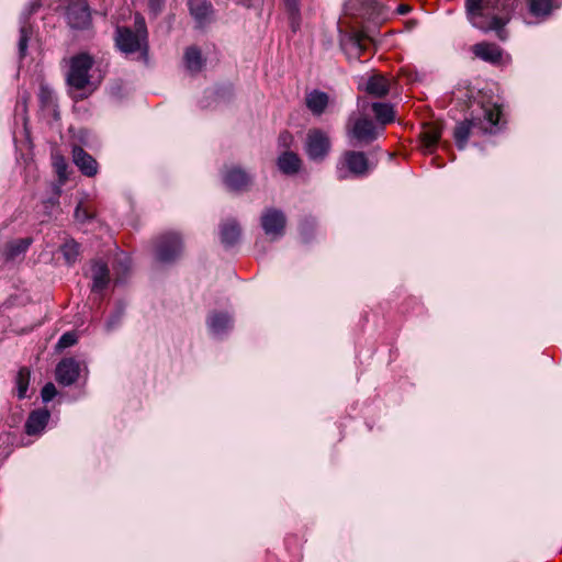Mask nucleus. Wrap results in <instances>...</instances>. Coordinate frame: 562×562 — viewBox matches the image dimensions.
<instances>
[{
	"instance_id": "f257e3e1",
	"label": "nucleus",
	"mask_w": 562,
	"mask_h": 562,
	"mask_svg": "<svg viewBox=\"0 0 562 562\" xmlns=\"http://www.w3.org/2000/svg\"><path fill=\"white\" fill-rule=\"evenodd\" d=\"M516 0H465L464 8L470 23L483 31H495L501 41L508 37L505 25L510 21Z\"/></svg>"
},
{
	"instance_id": "f03ea898",
	"label": "nucleus",
	"mask_w": 562,
	"mask_h": 562,
	"mask_svg": "<svg viewBox=\"0 0 562 562\" xmlns=\"http://www.w3.org/2000/svg\"><path fill=\"white\" fill-rule=\"evenodd\" d=\"M114 41L119 50L124 55H137V58L146 59L149 45L145 19L140 14H136L133 26H117Z\"/></svg>"
},
{
	"instance_id": "7ed1b4c3",
	"label": "nucleus",
	"mask_w": 562,
	"mask_h": 562,
	"mask_svg": "<svg viewBox=\"0 0 562 562\" xmlns=\"http://www.w3.org/2000/svg\"><path fill=\"white\" fill-rule=\"evenodd\" d=\"M93 65L94 59L88 53L76 54L67 60L66 82L75 91V99H86L95 90L90 75Z\"/></svg>"
},
{
	"instance_id": "20e7f679",
	"label": "nucleus",
	"mask_w": 562,
	"mask_h": 562,
	"mask_svg": "<svg viewBox=\"0 0 562 562\" xmlns=\"http://www.w3.org/2000/svg\"><path fill=\"white\" fill-rule=\"evenodd\" d=\"M376 162L370 159L364 153L356 150L345 151L337 165V177L345 180L349 177L362 178L368 176Z\"/></svg>"
},
{
	"instance_id": "39448f33",
	"label": "nucleus",
	"mask_w": 562,
	"mask_h": 562,
	"mask_svg": "<svg viewBox=\"0 0 562 562\" xmlns=\"http://www.w3.org/2000/svg\"><path fill=\"white\" fill-rule=\"evenodd\" d=\"M340 47L349 58L360 59L373 44V40L362 30H352L340 36Z\"/></svg>"
},
{
	"instance_id": "423d86ee",
	"label": "nucleus",
	"mask_w": 562,
	"mask_h": 562,
	"mask_svg": "<svg viewBox=\"0 0 562 562\" xmlns=\"http://www.w3.org/2000/svg\"><path fill=\"white\" fill-rule=\"evenodd\" d=\"M347 128L358 140L374 139L382 135V126L364 114H353L349 117Z\"/></svg>"
},
{
	"instance_id": "0eeeda50",
	"label": "nucleus",
	"mask_w": 562,
	"mask_h": 562,
	"mask_svg": "<svg viewBox=\"0 0 562 562\" xmlns=\"http://www.w3.org/2000/svg\"><path fill=\"white\" fill-rule=\"evenodd\" d=\"M66 19L71 29H89L91 26V13L88 2L86 0H69Z\"/></svg>"
},
{
	"instance_id": "6e6552de",
	"label": "nucleus",
	"mask_w": 562,
	"mask_h": 562,
	"mask_svg": "<svg viewBox=\"0 0 562 562\" xmlns=\"http://www.w3.org/2000/svg\"><path fill=\"white\" fill-rule=\"evenodd\" d=\"M182 243L180 237L175 234H166L157 238L155 244V254L157 260L161 262H171L180 256Z\"/></svg>"
},
{
	"instance_id": "1a4fd4ad",
	"label": "nucleus",
	"mask_w": 562,
	"mask_h": 562,
	"mask_svg": "<svg viewBox=\"0 0 562 562\" xmlns=\"http://www.w3.org/2000/svg\"><path fill=\"white\" fill-rule=\"evenodd\" d=\"M261 227L271 239L280 238L285 233L286 217L281 210L270 207L261 214Z\"/></svg>"
},
{
	"instance_id": "9d476101",
	"label": "nucleus",
	"mask_w": 562,
	"mask_h": 562,
	"mask_svg": "<svg viewBox=\"0 0 562 562\" xmlns=\"http://www.w3.org/2000/svg\"><path fill=\"white\" fill-rule=\"evenodd\" d=\"M396 85L397 81L393 76L374 72L368 78L364 90L371 97L384 98Z\"/></svg>"
},
{
	"instance_id": "9b49d317",
	"label": "nucleus",
	"mask_w": 562,
	"mask_h": 562,
	"mask_svg": "<svg viewBox=\"0 0 562 562\" xmlns=\"http://www.w3.org/2000/svg\"><path fill=\"white\" fill-rule=\"evenodd\" d=\"M80 374V363L74 358H64L56 367V380L59 384L71 385Z\"/></svg>"
},
{
	"instance_id": "f8f14e48",
	"label": "nucleus",
	"mask_w": 562,
	"mask_h": 562,
	"mask_svg": "<svg viewBox=\"0 0 562 562\" xmlns=\"http://www.w3.org/2000/svg\"><path fill=\"white\" fill-rule=\"evenodd\" d=\"M471 52L476 58L492 65H498L503 59V49L495 43H476L471 47Z\"/></svg>"
},
{
	"instance_id": "ddd939ff",
	"label": "nucleus",
	"mask_w": 562,
	"mask_h": 562,
	"mask_svg": "<svg viewBox=\"0 0 562 562\" xmlns=\"http://www.w3.org/2000/svg\"><path fill=\"white\" fill-rule=\"evenodd\" d=\"M37 97L43 115L48 119L58 120V104L54 91L49 87L41 85Z\"/></svg>"
},
{
	"instance_id": "4468645a",
	"label": "nucleus",
	"mask_w": 562,
	"mask_h": 562,
	"mask_svg": "<svg viewBox=\"0 0 562 562\" xmlns=\"http://www.w3.org/2000/svg\"><path fill=\"white\" fill-rule=\"evenodd\" d=\"M50 414L46 408L32 411L25 422L24 428L29 436L40 435L48 424Z\"/></svg>"
},
{
	"instance_id": "2eb2a0df",
	"label": "nucleus",
	"mask_w": 562,
	"mask_h": 562,
	"mask_svg": "<svg viewBox=\"0 0 562 562\" xmlns=\"http://www.w3.org/2000/svg\"><path fill=\"white\" fill-rule=\"evenodd\" d=\"M74 162L80 171L87 177H93L98 172L97 160L86 153L81 147L74 146L72 148Z\"/></svg>"
},
{
	"instance_id": "dca6fc26",
	"label": "nucleus",
	"mask_w": 562,
	"mask_h": 562,
	"mask_svg": "<svg viewBox=\"0 0 562 562\" xmlns=\"http://www.w3.org/2000/svg\"><path fill=\"white\" fill-rule=\"evenodd\" d=\"M224 182L231 190L244 191L251 184V177L239 168H232L225 173Z\"/></svg>"
},
{
	"instance_id": "f3484780",
	"label": "nucleus",
	"mask_w": 562,
	"mask_h": 562,
	"mask_svg": "<svg viewBox=\"0 0 562 562\" xmlns=\"http://www.w3.org/2000/svg\"><path fill=\"white\" fill-rule=\"evenodd\" d=\"M328 103L329 95L321 90H313L305 97L306 108L316 116L322 115L326 111Z\"/></svg>"
},
{
	"instance_id": "a211bd4d",
	"label": "nucleus",
	"mask_w": 562,
	"mask_h": 562,
	"mask_svg": "<svg viewBox=\"0 0 562 562\" xmlns=\"http://www.w3.org/2000/svg\"><path fill=\"white\" fill-rule=\"evenodd\" d=\"M188 7L199 25L207 22L212 14V4L206 0H188Z\"/></svg>"
},
{
	"instance_id": "6ab92c4d",
	"label": "nucleus",
	"mask_w": 562,
	"mask_h": 562,
	"mask_svg": "<svg viewBox=\"0 0 562 562\" xmlns=\"http://www.w3.org/2000/svg\"><path fill=\"white\" fill-rule=\"evenodd\" d=\"M92 291H103L110 281V271L106 263L98 261L92 266Z\"/></svg>"
},
{
	"instance_id": "aec40b11",
	"label": "nucleus",
	"mask_w": 562,
	"mask_h": 562,
	"mask_svg": "<svg viewBox=\"0 0 562 562\" xmlns=\"http://www.w3.org/2000/svg\"><path fill=\"white\" fill-rule=\"evenodd\" d=\"M240 226L235 220H227L221 225V241L225 247L234 246L240 237Z\"/></svg>"
},
{
	"instance_id": "412c9836",
	"label": "nucleus",
	"mask_w": 562,
	"mask_h": 562,
	"mask_svg": "<svg viewBox=\"0 0 562 562\" xmlns=\"http://www.w3.org/2000/svg\"><path fill=\"white\" fill-rule=\"evenodd\" d=\"M207 325L214 335H221L232 327V318L227 313L213 312L207 317Z\"/></svg>"
},
{
	"instance_id": "4be33fe9",
	"label": "nucleus",
	"mask_w": 562,
	"mask_h": 562,
	"mask_svg": "<svg viewBox=\"0 0 562 562\" xmlns=\"http://www.w3.org/2000/svg\"><path fill=\"white\" fill-rule=\"evenodd\" d=\"M372 112L378 121V125L382 126V132L384 131V126L394 122L395 120V111L392 105L389 103H380L375 102L372 104Z\"/></svg>"
},
{
	"instance_id": "5701e85b",
	"label": "nucleus",
	"mask_w": 562,
	"mask_h": 562,
	"mask_svg": "<svg viewBox=\"0 0 562 562\" xmlns=\"http://www.w3.org/2000/svg\"><path fill=\"white\" fill-rule=\"evenodd\" d=\"M279 169L285 175L296 173L301 168V159L291 151H285L278 159Z\"/></svg>"
},
{
	"instance_id": "b1692460",
	"label": "nucleus",
	"mask_w": 562,
	"mask_h": 562,
	"mask_svg": "<svg viewBox=\"0 0 562 562\" xmlns=\"http://www.w3.org/2000/svg\"><path fill=\"white\" fill-rule=\"evenodd\" d=\"M186 66L190 71H200L203 67V59L199 48L188 47L184 54Z\"/></svg>"
},
{
	"instance_id": "393cba45",
	"label": "nucleus",
	"mask_w": 562,
	"mask_h": 562,
	"mask_svg": "<svg viewBox=\"0 0 562 562\" xmlns=\"http://www.w3.org/2000/svg\"><path fill=\"white\" fill-rule=\"evenodd\" d=\"M53 168L58 177L59 184L63 186L68 180V164L65 157L58 153L52 155Z\"/></svg>"
},
{
	"instance_id": "a878e982",
	"label": "nucleus",
	"mask_w": 562,
	"mask_h": 562,
	"mask_svg": "<svg viewBox=\"0 0 562 562\" xmlns=\"http://www.w3.org/2000/svg\"><path fill=\"white\" fill-rule=\"evenodd\" d=\"M484 119L491 124L492 127L499 128L502 124L503 110L499 104L486 105L483 109Z\"/></svg>"
},
{
	"instance_id": "bb28decb",
	"label": "nucleus",
	"mask_w": 562,
	"mask_h": 562,
	"mask_svg": "<svg viewBox=\"0 0 562 562\" xmlns=\"http://www.w3.org/2000/svg\"><path fill=\"white\" fill-rule=\"evenodd\" d=\"M32 241L33 239L31 237H25L9 243L7 245V256L11 259L18 257L27 250Z\"/></svg>"
},
{
	"instance_id": "cd10ccee",
	"label": "nucleus",
	"mask_w": 562,
	"mask_h": 562,
	"mask_svg": "<svg viewBox=\"0 0 562 562\" xmlns=\"http://www.w3.org/2000/svg\"><path fill=\"white\" fill-rule=\"evenodd\" d=\"M529 11L535 16H547L552 11L551 0H527Z\"/></svg>"
},
{
	"instance_id": "c85d7f7f",
	"label": "nucleus",
	"mask_w": 562,
	"mask_h": 562,
	"mask_svg": "<svg viewBox=\"0 0 562 562\" xmlns=\"http://www.w3.org/2000/svg\"><path fill=\"white\" fill-rule=\"evenodd\" d=\"M330 143H307L306 153L313 160H323L330 150Z\"/></svg>"
},
{
	"instance_id": "c756f323",
	"label": "nucleus",
	"mask_w": 562,
	"mask_h": 562,
	"mask_svg": "<svg viewBox=\"0 0 562 562\" xmlns=\"http://www.w3.org/2000/svg\"><path fill=\"white\" fill-rule=\"evenodd\" d=\"M30 376H31V372L27 368L23 367L19 370L16 379H15L16 392H18L19 398L26 397V392H27L29 384H30Z\"/></svg>"
},
{
	"instance_id": "7c9ffc66",
	"label": "nucleus",
	"mask_w": 562,
	"mask_h": 562,
	"mask_svg": "<svg viewBox=\"0 0 562 562\" xmlns=\"http://www.w3.org/2000/svg\"><path fill=\"white\" fill-rule=\"evenodd\" d=\"M61 252L68 263H74L80 252V245L74 240H66L61 246Z\"/></svg>"
},
{
	"instance_id": "2f4dec72",
	"label": "nucleus",
	"mask_w": 562,
	"mask_h": 562,
	"mask_svg": "<svg viewBox=\"0 0 562 562\" xmlns=\"http://www.w3.org/2000/svg\"><path fill=\"white\" fill-rule=\"evenodd\" d=\"M474 126L475 124L471 121L459 123L454 128L456 140H465L471 134V128Z\"/></svg>"
},
{
	"instance_id": "473e14b6",
	"label": "nucleus",
	"mask_w": 562,
	"mask_h": 562,
	"mask_svg": "<svg viewBox=\"0 0 562 562\" xmlns=\"http://www.w3.org/2000/svg\"><path fill=\"white\" fill-rule=\"evenodd\" d=\"M447 143H419L418 150L423 155H434L439 149L446 150Z\"/></svg>"
},
{
	"instance_id": "72a5a7b5",
	"label": "nucleus",
	"mask_w": 562,
	"mask_h": 562,
	"mask_svg": "<svg viewBox=\"0 0 562 562\" xmlns=\"http://www.w3.org/2000/svg\"><path fill=\"white\" fill-rule=\"evenodd\" d=\"M78 340L77 334L75 331H67L61 335L57 342V349H65L74 346Z\"/></svg>"
},
{
	"instance_id": "f704fd0d",
	"label": "nucleus",
	"mask_w": 562,
	"mask_h": 562,
	"mask_svg": "<svg viewBox=\"0 0 562 562\" xmlns=\"http://www.w3.org/2000/svg\"><path fill=\"white\" fill-rule=\"evenodd\" d=\"M93 217V213L82 203H79L75 210V218L78 222H86Z\"/></svg>"
},
{
	"instance_id": "c9c22d12",
	"label": "nucleus",
	"mask_w": 562,
	"mask_h": 562,
	"mask_svg": "<svg viewBox=\"0 0 562 562\" xmlns=\"http://www.w3.org/2000/svg\"><path fill=\"white\" fill-rule=\"evenodd\" d=\"M30 37V30L26 26H22L20 30V38H19V50L20 55L25 56L27 49V42Z\"/></svg>"
},
{
	"instance_id": "e433bc0d",
	"label": "nucleus",
	"mask_w": 562,
	"mask_h": 562,
	"mask_svg": "<svg viewBox=\"0 0 562 562\" xmlns=\"http://www.w3.org/2000/svg\"><path fill=\"white\" fill-rule=\"evenodd\" d=\"M440 137H441V131L437 126H432L431 128L425 130L420 134V139L419 140H430V142H434V140H439Z\"/></svg>"
},
{
	"instance_id": "4c0bfd02",
	"label": "nucleus",
	"mask_w": 562,
	"mask_h": 562,
	"mask_svg": "<svg viewBox=\"0 0 562 562\" xmlns=\"http://www.w3.org/2000/svg\"><path fill=\"white\" fill-rule=\"evenodd\" d=\"M57 394V391H56V387L53 383H46L43 389H42V392H41V395H42V400L44 402H49L52 401L55 395Z\"/></svg>"
},
{
	"instance_id": "58836bf2",
	"label": "nucleus",
	"mask_w": 562,
	"mask_h": 562,
	"mask_svg": "<svg viewBox=\"0 0 562 562\" xmlns=\"http://www.w3.org/2000/svg\"><path fill=\"white\" fill-rule=\"evenodd\" d=\"M307 140H327L326 135L319 130H312L308 132Z\"/></svg>"
},
{
	"instance_id": "ea45409f",
	"label": "nucleus",
	"mask_w": 562,
	"mask_h": 562,
	"mask_svg": "<svg viewBox=\"0 0 562 562\" xmlns=\"http://www.w3.org/2000/svg\"><path fill=\"white\" fill-rule=\"evenodd\" d=\"M165 3V0H149V9L150 11H153L155 14H157L158 12H160L162 5Z\"/></svg>"
},
{
	"instance_id": "a19ab883",
	"label": "nucleus",
	"mask_w": 562,
	"mask_h": 562,
	"mask_svg": "<svg viewBox=\"0 0 562 562\" xmlns=\"http://www.w3.org/2000/svg\"><path fill=\"white\" fill-rule=\"evenodd\" d=\"M284 2L291 14L295 15L299 13V0H284Z\"/></svg>"
},
{
	"instance_id": "79ce46f5",
	"label": "nucleus",
	"mask_w": 562,
	"mask_h": 562,
	"mask_svg": "<svg viewBox=\"0 0 562 562\" xmlns=\"http://www.w3.org/2000/svg\"><path fill=\"white\" fill-rule=\"evenodd\" d=\"M396 11L398 14L404 15L411 11V7L408 4H400Z\"/></svg>"
},
{
	"instance_id": "37998d69",
	"label": "nucleus",
	"mask_w": 562,
	"mask_h": 562,
	"mask_svg": "<svg viewBox=\"0 0 562 562\" xmlns=\"http://www.w3.org/2000/svg\"><path fill=\"white\" fill-rule=\"evenodd\" d=\"M457 144H458V148H459L460 150H462V149H464V148H465V144H467V143L460 142V143H457Z\"/></svg>"
},
{
	"instance_id": "c03bdc74",
	"label": "nucleus",
	"mask_w": 562,
	"mask_h": 562,
	"mask_svg": "<svg viewBox=\"0 0 562 562\" xmlns=\"http://www.w3.org/2000/svg\"><path fill=\"white\" fill-rule=\"evenodd\" d=\"M394 155H395L394 153H389V154H387V157H389V158H392Z\"/></svg>"
}]
</instances>
